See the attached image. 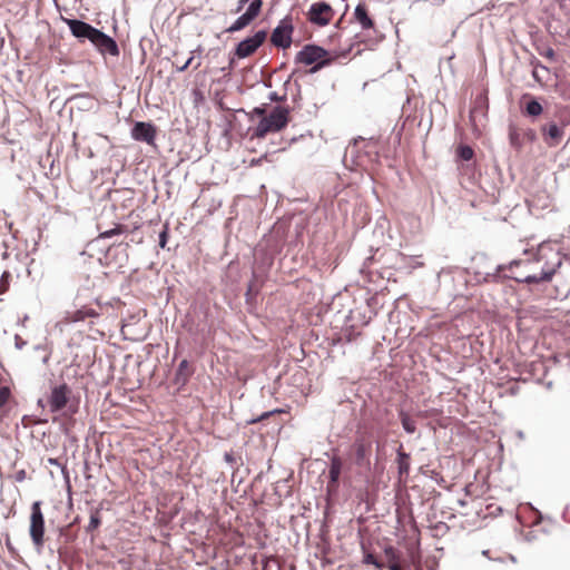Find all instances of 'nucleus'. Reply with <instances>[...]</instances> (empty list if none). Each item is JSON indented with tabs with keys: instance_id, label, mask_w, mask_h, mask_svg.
<instances>
[{
	"instance_id": "nucleus-1",
	"label": "nucleus",
	"mask_w": 570,
	"mask_h": 570,
	"mask_svg": "<svg viewBox=\"0 0 570 570\" xmlns=\"http://www.w3.org/2000/svg\"><path fill=\"white\" fill-rule=\"evenodd\" d=\"M62 21L69 27L73 37L88 39L101 55L119 56L117 42L102 31L81 20L62 17Z\"/></svg>"
},
{
	"instance_id": "nucleus-2",
	"label": "nucleus",
	"mask_w": 570,
	"mask_h": 570,
	"mask_svg": "<svg viewBox=\"0 0 570 570\" xmlns=\"http://www.w3.org/2000/svg\"><path fill=\"white\" fill-rule=\"evenodd\" d=\"M289 122V109L283 106H276L272 111L264 116L254 130V136L264 138L269 132H277L284 129Z\"/></svg>"
},
{
	"instance_id": "nucleus-3",
	"label": "nucleus",
	"mask_w": 570,
	"mask_h": 570,
	"mask_svg": "<svg viewBox=\"0 0 570 570\" xmlns=\"http://www.w3.org/2000/svg\"><path fill=\"white\" fill-rule=\"evenodd\" d=\"M328 51L322 47L315 45H306L301 51L297 52L295 61L305 66L314 65L311 69V73H315L323 67L332 62Z\"/></svg>"
},
{
	"instance_id": "nucleus-4",
	"label": "nucleus",
	"mask_w": 570,
	"mask_h": 570,
	"mask_svg": "<svg viewBox=\"0 0 570 570\" xmlns=\"http://www.w3.org/2000/svg\"><path fill=\"white\" fill-rule=\"evenodd\" d=\"M71 389L66 384L56 385L47 399L51 412H59L67 409V413L72 415L77 412V405L70 404Z\"/></svg>"
},
{
	"instance_id": "nucleus-5",
	"label": "nucleus",
	"mask_w": 570,
	"mask_h": 570,
	"mask_svg": "<svg viewBox=\"0 0 570 570\" xmlns=\"http://www.w3.org/2000/svg\"><path fill=\"white\" fill-rule=\"evenodd\" d=\"M29 534L35 548L40 551L45 544V515L41 511V501L31 505Z\"/></svg>"
},
{
	"instance_id": "nucleus-6",
	"label": "nucleus",
	"mask_w": 570,
	"mask_h": 570,
	"mask_svg": "<svg viewBox=\"0 0 570 570\" xmlns=\"http://www.w3.org/2000/svg\"><path fill=\"white\" fill-rule=\"evenodd\" d=\"M372 450H373L372 435L368 433L358 434L352 445L354 463L360 468L370 469Z\"/></svg>"
},
{
	"instance_id": "nucleus-7",
	"label": "nucleus",
	"mask_w": 570,
	"mask_h": 570,
	"mask_svg": "<svg viewBox=\"0 0 570 570\" xmlns=\"http://www.w3.org/2000/svg\"><path fill=\"white\" fill-rule=\"evenodd\" d=\"M294 31L293 19L289 16L283 18L278 26L273 30L271 42L277 47L287 49L292 45V35Z\"/></svg>"
},
{
	"instance_id": "nucleus-8",
	"label": "nucleus",
	"mask_w": 570,
	"mask_h": 570,
	"mask_svg": "<svg viewBox=\"0 0 570 570\" xmlns=\"http://www.w3.org/2000/svg\"><path fill=\"white\" fill-rule=\"evenodd\" d=\"M266 37V31H257L254 36L244 39L237 45L235 49V55L239 59L252 56L265 42Z\"/></svg>"
},
{
	"instance_id": "nucleus-9",
	"label": "nucleus",
	"mask_w": 570,
	"mask_h": 570,
	"mask_svg": "<svg viewBox=\"0 0 570 570\" xmlns=\"http://www.w3.org/2000/svg\"><path fill=\"white\" fill-rule=\"evenodd\" d=\"M334 17L333 8L326 2L313 3L308 10V20L320 27L327 26Z\"/></svg>"
},
{
	"instance_id": "nucleus-10",
	"label": "nucleus",
	"mask_w": 570,
	"mask_h": 570,
	"mask_svg": "<svg viewBox=\"0 0 570 570\" xmlns=\"http://www.w3.org/2000/svg\"><path fill=\"white\" fill-rule=\"evenodd\" d=\"M263 0H253L245 13L238 17L234 23L227 28V32H236L246 28L254 19H256L262 10Z\"/></svg>"
},
{
	"instance_id": "nucleus-11",
	"label": "nucleus",
	"mask_w": 570,
	"mask_h": 570,
	"mask_svg": "<svg viewBox=\"0 0 570 570\" xmlns=\"http://www.w3.org/2000/svg\"><path fill=\"white\" fill-rule=\"evenodd\" d=\"M157 135L156 127L150 122L137 121L131 129V137L137 141L154 145Z\"/></svg>"
},
{
	"instance_id": "nucleus-12",
	"label": "nucleus",
	"mask_w": 570,
	"mask_h": 570,
	"mask_svg": "<svg viewBox=\"0 0 570 570\" xmlns=\"http://www.w3.org/2000/svg\"><path fill=\"white\" fill-rule=\"evenodd\" d=\"M97 317H99L98 311H96L95 308L89 307L87 305H83L80 308H77L75 311L66 312L61 320V323L71 324V323L83 322L87 318H97Z\"/></svg>"
},
{
	"instance_id": "nucleus-13",
	"label": "nucleus",
	"mask_w": 570,
	"mask_h": 570,
	"mask_svg": "<svg viewBox=\"0 0 570 570\" xmlns=\"http://www.w3.org/2000/svg\"><path fill=\"white\" fill-rule=\"evenodd\" d=\"M509 138L512 147L521 149L525 142L535 140V132L532 129L511 128Z\"/></svg>"
},
{
	"instance_id": "nucleus-14",
	"label": "nucleus",
	"mask_w": 570,
	"mask_h": 570,
	"mask_svg": "<svg viewBox=\"0 0 570 570\" xmlns=\"http://www.w3.org/2000/svg\"><path fill=\"white\" fill-rule=\"evenodd\" d=\"M542 135L549 146H557L563 137V130L557 124L552 122L542 128Z\"/></svg>"
},
{
	"instance_id": "nucleus-15",
	"label": "nucleus",
	"mask_w": 570,
	"mask_h": 570,
	"mask_svg": "<svg viewBox=\"0 0 570 570\" xmlns=\"http://www.w3.org/2000/svg\"><path fill=\"white\" fill-rule=\"evenodd\" d=\"M554 272H556L554 268H550V269H543L539 275L521 274V275H512L511 277L513 279H515L517 282H523V283H528V284H538L541 282H549L552 278Z\"/></svg>"
},
{
	"instance_id": "nucleus-16",
	"label": "nucleus",
	"mask_w": 570,
	"mask_h": 570,
	"mask_svg": "<svg viewBox=\"0 0 570 570\" xmlns=\"http://www.w3.org/2000/svg\"><path fill=\"white\" fill-rule=\"evenodd\" d=\"M342 468H343V460L337 455L332 456L331 463H330V470H328V476H330V481L327 484L328 490L337 488Z\"/></svg>"
},
{
	"instance_id": "nucleus-17",
	"label": "nucleus",
	"mask_w": 570,
	"mask_h": 570,
	"mask_svg": "<svg viewBox=\"0 0 570 570\" xmlns=\"http://www.w3.org/2000/svg\"><path fill=\"white\" fill-rule=\"evenodd\" d=\"M354 18L361 24L362 29L367 30L374 28V21L368 14L366 4L358 3L356 6Z\"/></svg>"
},
{
	"instance_id": "nucleus-18",
	"label": "nucleus",
	"mask_w": 570,
	"mask_h": 570,
	"mask_svg": "<svg viewBox=\"0 0 570 570\" xmlns=\"http://www.w3.org/2000/svg\"><path fill=\"white\" fill-rule=\"evenodd\" d=\"M396 461L400 475L407 474L410 471V455L402 451V445L397 451Z\"/></svg>"
},
{
	"instance_id": "nucleus-19",
	"label": "nucleus",
	"mask_w": 570,
	"mask_h": 570,
	"mask_svg": "<svg viewBox=\"0 0 570 570\" xmlns=\"http://www.w3.org/2000/svg\"><path fill=\"white\" fill-rule=\"evenodd\" d=\"M557 7L559 19L570 22V0H557Z\"/></svg>"
},
{
	"instance_id": "nucleus-20",
	"label": "nucleus",
	"mask_w": 570,
	"mask_h": 570,
	"mask_svg": "<svg viewBox=\"0 0 570 570\" xmlns=\"http://www.w3.org/2000/svg\"><path fill=\"white\" fill-rule=\"evenodd\" d=\"M400 420H401L403 429L407 433L412 434V433L415 432L416 423H415V421L409 414H406L405 412H401L400 413Z\"/></svg>"
},
{
	"instance_id": "nucleus-21",
	"label": "nucleus",
	"mask_w": 570,
	"mask_h": 570,
	"mask_svg": "<svg viewBox=\"0 0 570 570\" xmlns=\"http://www.w3.org/2000/svg\"><path fill=\"white\" fill-rule=\"evenodd\" d=\"M542 110L543 108L541 104L534 99H531L525 105V114L528 116L537 117L542 114Z\"/></svg>"
},
{
	"instance_id": "nucleus-22",
	"label": "nucleus",
	"mask_w": 570,
	"mask_h": 570,
	"mask_svg": "<svg viewBox=\"0 0 570 570\" xmlns=\"http://www.w3.org/2000/svg\"><path fill=\"white\" fill-rule=\"evenodd\" d=\"M11 274L8 271H4L0 277V295H3L8 292L10 287Z\"/></svg>"
},
{
	"instance_id": "nucleus-23",
	"label": "nucleus",
	"mask_w": 570,
	"mask_h": 570,
	"mask_svg": "<svg viewBox=\"0 0 570 570\" xmlns=\"http://www.w3.org/2000/svg\"><path fill=\"white\" fill-rule=\"evenodd\" d=\"M385 556L387 559V567L392 566L393 563L402 562L397 551L392 547H390L385 550Z\"/></svg>"
},
{
	"instance_id": "nucleus-24",
	"label": "nucleus",
	"mask_w": 570,
	"mask_h": 570,
	"mask_svg": "<svg viewBox=\"0 0 570 570\" xmlns=\"http://www.w3.org/2000/svg\"><path fill=\"white\" fill-rule=\"evenodd\" d=\"M124 229H125V227L122 225L117 224L115 226V228H112V229L100 232L99 237L100 238H109L115 235H119V234L124 233Z\"/></svg>"
},
{
	"instance_id": "nucleus-25",
	"label": "nucleus",
	"mask_w": 570,
	"mask_h": 570,
	"mask_svg": "<svg viewBox=\"0 0 570 570\" xmlns=\"http://www.w3.org/2000/svg\"><path fill=\"white\" fill-rule=\"evenodd\" d=\"M459 156L463 160H470L472 159L474 151L470 146H461L458 150Z\"/></svg>"
},
{
	"instance_id": "nucleus-26",
	"label": "nucleus",
	"mask_w": 570,
	"mask_h": 570,
	"mask_svg": "<svg viewBox=\"0 0 570 570\" xmlns=\"http://www.w3.org/2000/svg\"><path fill=\"white\" fill-rule=\"evenodd\" d=\"M10 389L8 386H1L0 387V407H2L10 397Z\"/></svg>"
},
{
	"instance_id": "nucleus-27",
	"label": "nucleus",
	"mask_w": 570,
	"mask_h": 570,
	"mask_svg": "<svg viewBox=\"0 0 570 570\" xmlns=\"http://www.w3.org/2000/svg\"><path fill=\"white\" fill-rule=\"evenodd\" d=\"M195 52H200V50H199V49L194 50V51L191 52V53H193V56H191V57H189V58L187 59V61H186V62H183V66H177V67H176L177 71L183 72V71H185L187 68H189V67L193 65L194 53H195Z\"/></svg>"
},
{
	"instance_id": "nucleus-28",
	"label": "nucleus",
	"mask_w": 570,
	"mask_h": 570,
	"mask_svg": "<svg viewBox=\"0 0 570 570\" xmlns=\"http://www.w3.org/2000/svg\"><path fill=\"white\" fill-rule=\"evenodd\" d=\"M167 240H168V226L165 225L163 232L159 234V246L161 248H165Z\"/></svg>"
},
{
	"instance_id": "nucleus-29",
	"label": "nucleus",
	"mask_w": 570,
	"mask_h": 570,
	"mask_svg": "<svg viewBox=\"0 0 570 570\" xmlns=\"http://www.w3.org/2000/svg\"><path fill=\"white\" fill-rule=\"evenodd\" d=\"M100 524V519L98 517V513H95L90 517L89 528L90 529H97Z\"/></svg>"
},
{
	"instance_id": "nucleus-30",
	"label": "nucleus",
	"mask_w": 570,
	"mask_h": 570,
	"mask_svg": "<svg viewBox=\"0 0 570 570\" xmlns=\"http://www.w3.org/2000/svg\"><path fill=\"white\" fill-rule=\"evenodd\" d=\"M274 413H282V411L281 410H274L272 412L263 413L257 420H253L252 423L263 421V420L269 417Z\"/></svg>"
},
{
	"instance_id": "nucleus-31",
	"label": "nucleus",
	"mask_w": 570,
	"mask_h": 570,
	"mask_svg": "<svg viewBox=\"0 0 570 570\" xmlns=\"http://www.w3.org/2000/svg\"><path fill=\"white\" fill-rule=\"evenodd\" d=\"M252 114L258 116L262 119L264 116H266V109L264 107H255Z\"/></svg>"
},
{
	"instance_id": "nucleus-32",
	"label": "nucleus",
	"mask_w": 570,
	"mask_h": 570,
	"mask_svg": "<svg viewBox=\"0 0 570 570\" xmlns=\"http://www.w3.org/2000/svg\"><path fill=\"white\" fill-rule=\"evenodd\" d=\"M365 561H366L367 563L375 564V566H376V567H379V568L381 567V566L377 563L376 558H375L373 554H367V556L365 557Z\"/></svg>"
},
{
	"instance_id": "nucleus-33",
	"label": "nucleus",
	"mask_w": 570,
	"mask_h": 570,
	"mask_svg": "<svg viewBox=\"0 0 570 570\" xmlns=\"http://www.w3.org/2000/svg\"><path fill=\"white\" fill-rule=\"evenodd\" d=\"M390 570H405L402 562L400 563H393L392 566H389Z\"/></svg>"
},
{
	"instance_id": "nucleus-34",
	"label": "nucleus",
	"mask_w": 570,
	"mask_h": 570,
	"mask_svg": "<svg viewBox=\"0 0 570 570\" xmlns=\"http://www.w3.org/2000/svg\"><path fill=\"white\" fill-rule=\"evenodd\" d=\"M249 0H238V7L236 9L239 12Z\"/></svg>"
},
{
	"instance_id": "nucleus-35",
	"label": "nucleus",
	"mask_w": 570,
	"mask_h": 570,
	"mask_svg": "<svg viewBox=\"0 0 570 570\" xmlns=\"http://www.w3.org/2000/svg\"><path fill=\"white\" fill-rule=\"evenodd\" d=\"M544 57L550 58V59H553V57H554V51H553V49L549 48V49L544 52Z\"/></svg>"
},
{
	"instance_id": "nucleus-36",
	"label": "nucleus",
	"mask_w": 570,
	"mask_h": 570,
	"mask_svg": "<svg viewBox=\"0 0 570 570\" xmlns=\"http://www.w3.org/2000/svg\"><path fill=\"white\" fill-rule=\"evenodd\" d=\"M188 366V362L186 360L181 361L179 364V371H183Z\"/></svg>"
},
{
	"instance_id": "nucleus-37",
	"label": "nucleus",
	"mask_w": 570,
	"mask_h": 570,
	"mask_svg": "<svg viewBox=\"0 0 570 570\" xmlns=\"http://www.w3.org/2000/svg\"><path fill=\"white\" fill-rule=\"evenodd\" d=\"M200 65H202L200 60H198L197 62H196L195 59L193 60V65L191 66H193L194 69H198L200 67Z\"/></svg>"
},
{
	"instance_id": "nucleus-38",
	"label": "nucleus",
	"mask_w": 570,
	"mask_h": 570,
	"mask_svg": "<svg viewBox=\"0 0 570 570\" xmlns=\"http://www.w3.org/2000/svg\"><path fill=\"white\" fill-rule=\"evenodd\" d=\"M225 460H226L227 462H232V461H233V458H232V455H230V454H228V453H227V454H225Z\"/></svg>"
},
{
	"instance_id": "nucleus-39",
	"label": "nucleus",
	"mask_w": 570,
	"mask_h": 570,
	"mask_svg": "<svg viewBox=\"0 0 570 570\" xmlns=\"http://www.w3.org/2000/svg\"><path fill=\"white\" fill-rule=\"evenodd\" d=\"M520 262H513L510 264V269H512L514 266H519Z\"/></svg>"
},
{
	"instance_id": "nucleus-40",
	"label": "nucleus",
	"mask_w": 570,
	"mask_h": 570,
	"mask_svg": "<svg viewBox=\"0 0 570 570\" xmlns=\"http://www.w3.org/2000/svg\"><path fill=\"white\" fill-rule=\"evenodd\" d=\"M416 570H421L420 568H417Z\"/></svg>"
}]
</instances>
